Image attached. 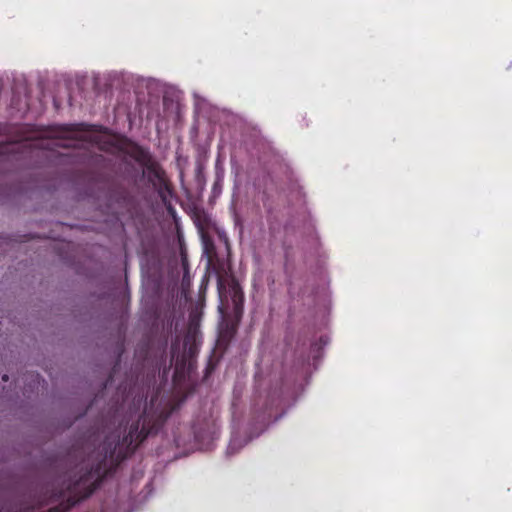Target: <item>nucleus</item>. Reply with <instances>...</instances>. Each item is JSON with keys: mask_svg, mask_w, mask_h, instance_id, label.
Wrapping results in <instances>:
<instances>
[{"mask_svg": "<svg viewBox=\"0 0 512 512\" xmlns=\"http://www.w3.org/2000/svg\"><path fill=\"white\" fill-rule=\"evenodd\" d=\"M84 124H70L69 126H54L48 129L47 137L58 140L75 139V132L83 131Z\"/></svg>", "mask_w": 512, "mask_h": 512, "instance_id": "nucleus-3", "label": "nucleus"}, {"mask_svg": "<svg viewBox=\"0 0 512 512\" xmlns=\"http://www.w3.org/2000/svg\"><path fill=\"white\" fill-rule=\"evenodd\" d=\"M9 379V376H7V374H4L3 377H2V380L3 381H8Z\"/></svg>", "mask_w": 512, "mask_h": 512, "instance_id": "nucleus-5", "label": "nucleus"}, {"mask_svg": "<svg viewBox=\"0 0 512 512\" xmlns=\"http://www.w3.org/2000/svg\"><path fill=\"white\" fill-rule=\"evenodd\" d=\"M146 421L145 415L140 416L136 422L130 425L127 435L123 437V444L126 445L129 453H133L150 434L151 428L146 426Z\"/></svg>", "mask_w": 512, "mask_h": 512, "instance_id": "nucleus-2", "label": "nucleus"}, {"mask_svg": "<svg viewBox=\"0 0 512 512\" xmlns=\"http://www.w3.org/2000/svg\"><path fill=\"white\" fill-rule=\"evenodd\" d=\"M222 286H223L222 282L219 281V291H220V294H222Z\"/></svg>", "mask_w": 512, "mask_h": 512, "instance_id": "nucleus-6", "label": "nucleus"}, {"mask_svg": "<svg viewBox=\"0 0 512 512\" xmlns=\"http://www.w3.org/2000/svg\"><path fill=\"white\" fill-rule=\"evenodd\" d=\"M99 484L100 479L96 472L88 470L79 480L69 484L66 491L41 493L33 500L29 508L38 509L44 507V505L59 501L60 503L57 506L42 512H68L71 508L75 507L76 504L80 503V501L91 496Z\"/></svg>", "mask_w": 512, "mask_h": 512, "instance_id": "nucleus-1", "label": "nucleus"}, {"mask_svg": "<svg viewBox=\"0 0 512 512\" xmlns=\"http://www.w3.org/2000/svg\"><path fill=\"white\" fill-rule=\"evenodd\" d=\"M232 301L234 303V312L240 315L243 312V293L237 285L232 286Z\"/></svg>", "mask_w": 512, "mask_h": 512, "instance_id": "nucleus-4", "label": "nucleus"}]
</instances>
